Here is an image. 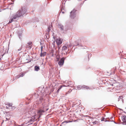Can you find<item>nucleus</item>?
<instances>
[{"label": "nucleus", "instance_id": "obj_1", "mask_svg": "<svg viewBox=\"0 0 126 126\" xmlns=\"http://www.w3.org/2000/svg\"><path fill=\"white\" fill-rule=\"evenodd\" d=\"M22 15V14L20 11L18 12L15 15H14L13 17L9 21L8 24L11 23L13 21H15L14 20L16 19V18L20 17Z\"/></svg>", "mask_w": 126, "mask_h": 126}, {"label": "nucleus", "instance_id": "obj_2", "mask_svg": "<svg viewBox=\"0 0 126 126\" xmlns=\"http://www.w3.org/2000/svg\"><path fill=\"white\" fill-rule=\"evenodd\" d=\"M76 10L73 9L71 12L70 16L72 19H73L76 17Z\"/></svg>", "mask_w": 126, "mask_h": 126}, {"label": "nucleus", "instance_id": "obj_3", "mask_svg": "<svg viewBox=\"0 0 126 126\" xmlns=\"http://www.w3.org/2000/svg\"><path fill=\"white\" fill-rule=\"evenodd\" d=\"M6 105L7 108L12 110L14 109L15 108V106H12V104L11 103H8Z\"/></svg>", "mask_w": 126, "mask_h": 126}, {"label": "nucleus", "instance_id": "obj_4", "mask_svg": "<svg viewBox=\"0 0 126 126\" xmlns=\"http://www.w3.org/2000/svg\"><path fill=\"white\" fill-rule=\"evenodd\" d=\"M63 40L60 38H58L56 40V42L58 46H59L61 44Z\"/></svg>", "mask_w": 126, "mask_h": 126}, {"label": "nucleus", "instance_id": "obj_5", "mask_svg": "<svg viewBox=\"0 0 126 126\" xmlns=\"http://www.w3.org/2000/svg\"><path fill=\"white\" fill-rule=\"evenodd\" d=\"M64 58L63 57L60 60V61L58 62V64L60 65H63L64 61Z\"/></svg>", "mask_w": 126, "mask_h": 126}, {"label": "nucleus", "instance_id": "obj_6", "mask_svg": "<svg viewBox=\"0 0 126 126\" xmlns=\"http://www.w3.org/2000/svg\"><path fill=\"white\" fill-rule=\"evenodd\" d=\"M44 112V111L40 109L39 110H38L37 113L39 115V118H40V117L42 115V113Z\"/></svg>", "mask_w": 126, "mask_h": 126}, {"label": "nucleus", "instance_id": "obj_7", "mask_svg": "<svg viewBox=\"0 0 126 126\" xmlns=\"http://www.w3.org/2000/svg\"><path fill=\"white\" fill-rule=\"evenodd\" d=\"M32 42H30L27 43V44L26 46L27 47L29 48L30 49H31L32 47V45H31Z\"/></svg>", "mask_w": 126, "mask_h": 126}, {"label": "nucleus", "instance_id": "obj_8", "mask_svg": "<svg viewBox=\"0 0 126 126\" xmlns=\"http://www.w3.org/2000/svg\"><path fill=\"white\" fill-rule=\"evenodd\" d=\"M82 89H90V87L89 86L84 85H82Z\"/></svg>", "mask_w": 126, "mask_h": 126}, {"label": "nucleus", "instance_id": "obj_9", "mask_svg": "<svg viewBox=\"0 0 126 126\" xmlns=\"http://www.w3.org/2000/svg\"><path fill=\"white\" fill-rule=\"evenodd\" d=\"M46 52H41V53L40 54V56L41 57H44L46 55Z\"/></svg>", "mask_w": 126, "mask_h": 126}, {"label": "nucleus", "instance_id": "obj_10", "mask_svg": "<svg viewBox=\"0 0 126 126\" xmlns=\"http://www.w3.org/2000/svg\"><path fill=\"white\" fill-rule=\"evenodd\" d=\"M122 119L124 122H126V116H123L122 117Z\"/></svg>", "mask_w": 126, "mask_h": 126}, {"label": "nucleus", "instance_id": "obj_11", "mask_svg": "<svg viewBox=\"0 0 126 126\" xmlns=\"http://www.w3.org/2000/svg\"><path fill=\"white\" fill-rule=\"evenodd\" d=\"M73 82L70 81H69L68 83V84L67 85L68 87H72L73 86V85L72 84Z\"/></svg>", "mask_w": 126, "mask_h": 126}, {"label": "nucleus", "instance_id": "obj_12", "mask_svg": "<svg viewBox=\"0 0 126 126\" xmlns=\"http://www.w3.org/2000/svg\"><path fill=\"white\" fill-rule=\"evenodd\" d=\"M35 70L36 71H38L40 69V67L39 66H36L35 67Z\"/></svg>", "mask_w": 126, "mask_h": 126}, {"label": "nucleus", "instance_id": "obj_13", "mask_svg": "<svg viewBox=\"0 0 126 126\" xmlns=\"http://www.w3.org/2000/svg\"><path fill=\"white\" fill-rule=\"evenodd\" d=\"M12 124L14 125V126H22V125H17L15 122L14 121H13L12 123Z\"/></svg>", "mask_w": 126, "mask_h": 126}, {"label": "nucleus", "instance_id": "obj_14", "mask_svg": "<svg viewBox=\"0 0 126 126\" xmlns=\"http://www.w3.org/2000/svg\"><path fill=\"white\" fill-rule=\"evenodd\" d=\"M77 89L78 90H80L81 89H82V85H78L77 86Z\"/></svg>", "mask_w": 126, "mask_h": 126}, {"label": "nucleus", "instance_id": "obj_15", "mask_svg": "<svg viewBox=\"0 0 126 126\" xmlns=\"http://www.w3.org/2000/svg\"><path fill=\"white\" fill-rule=\"evenodd\" d=\"M58 27L59 28H61L62 30H63V26L61 24L59 25Z\"/></svg>", "mask_w": 126, "mask_h": 126}, {"label": "nucleus", "instance_id": "obj_16", "mask_svg": "<svg viewBox=\"0 0 126 126\" xmlns=\"http://www.w3.org/2000/svg\"><path fill=\"white\" fill-rule=\"evenodd\" d=\"M67 47L66 46H64L62 47V50H65L67 49Z\"/></svg>", "mask_w": 126, "mask_h": 126}, {"label": "nucleus", "instance_id": "obj_17", "mask_svg": "<svg viewBox=\"0 0 126 126\" xmlns=\"http://www.w3.org/2000/svg\"><path fill=\"white\" fill-rule=\"evenodd\" d=\"M20 77H22L24 75V74L23 73L19 74Z\"/></svg>", "mask_w": 126, "mask_h": 126}, {"label": "nucleus", "instance_id": "obj_18", "mask_svg": "<svg viewBox=\"0 0 126 126\" xmlns=\"http://www.w3.org/2000/svg\"><path fill=\"white\" fill-rule=\"evenodd\" d=\"M20 76H19V75H17V76L16 77V79H18L20 77Z\"/></svg>", "mask_w": 126, "mask_h": 126}, {"label": "nucleus", "instance_id": "obj_19", "mask_svg": "<svg viewBox=\"0 0 126 126\" xmlns=\"http://www.w3.org/2000/svg\"><path fill=\"white\" fill-rule=\"evenodd\" d=\"M43 48V47L42 46L41 47V52H42V50Z\"/></svg>", "mask_w": 126, "mask_h": 126}, {"label": "nucleus", "instance_id": "obj_20", "mask_svg": "<svg viewBox=\"0 0 126 126\" xmlns=\"http://www.w3.org/2000/svg\"><path fill=\"white\" fill-rule=\"evenodd\" d=\"M105 118H103L102 119H101V121H105Z\"/></svg>", "mask_w": 126, "mask_h": 126}, {"label": "nucleus", "instance_id": "obj_21", "mask_svg": "<svg viewBox=\"0 0 126 126\" xmlns=\"http://www.w3.org/2000/svg\"><path fill=\"white\" fill-rule=\"evenodd\" d=\"M61 12L63 14H64L65 13V12L63 11V10L62 9L61 11Z\"/></svg>", "mask_w": 126, "mask_h": 126}, {"label": "nucleus", "instance_id": "obj_22", "mask_svg": "<svg viewBox=\"0 0 126 126\" xmlns=\"http://www.w3.org/2000/svg\"><path fill=\"white\" fill-rule=\"evenodd\" d=\"M63 87V86H60V87L59 88V90H60Z\"/></svg>", "mask_w": 126, "mask_h": 126}, {"label": "nucleus", "instance_id": "obj_23", "mask_svg": "<svg viewBox=\"0 0 126 126\" xmlns=\"http://www.w3.org/2000/svg\"><path fill=\"white\" fill-rule=\"evenodd\" d=\"M97 123V122L96 121H94L93 122V124H96Z\"/></svg>", "mask_w": 126, "mask_h": 126}, {"label": "nucleus", "instance_id": "obj_24", "mask_svg": "<svg viewBox=\"0 0 126 126\" xmlns=\"http://www.w3.org/2000/svg\"><path fill=\"white\" fill-rule=\"evenodd\" d=\"M62 86H63V87H68L67 86H66L65 85H62Z\"/></svg>", "mask_w": 126, "mask_h": 126}, {"label": "nucleus", "instance_id": "obj_25", "mask_svg": "<svg viewBox=\"0 0 126 126\" xmlns=\"http://www.w3.org/2000/svg\"><path fill=\"white\" fill-rule=\"evenodd\" d=\"M60 90H59V89H58L57 90V92L58 93Z\"/></svg>", "mask_w": 126, "mask_h": 126}, {"label": "nucleus", "instance_id": "obj_26", "mask_svg": "<svg viewBox=\"0 0 126 126\" xmlns=\"http://www.w3.org/2000/svg\"><path fill=\"white\" fill-rule=\"evenodd\" d=\"M6 120H9V118H7V117H6Z\"/></svg>", "mask_w": 126, "mask_h": 126}, {"label": "nucleus", "instance_id": "obj_27", "mask_svg": "<svg viewBox=\"0 0 126 126\" xmlns=\"http://www.w3.org/2000/svg\"><path fill=\"white\" fill-rule=\"evenodd\" d=\"M58 47H59V50L60 48V47H59V46H58Z\"/></svg>", "mask_w": 126, "mask_h": 126}, {"label": "nucleus", "instance_id": "obj_28", "mask_svg": "<svg viewBox=\"0 0 126 126\" xmlns=\"http://www.w3.org/2000/svg\"><path fill=\"white\" fill-rule=\"evenodd\" d=\"M79 45V43H77V45Z\"/></svg>", "mask_w": 126, "mask_h": 126}, {"label": "nucleus", "instance_id": "obj_29", "mask_svg": "<svg viewBox=\"0 0 126 126\" xmlns=\"http://www.w3.org/2000/svg\"><path fill=\"white\" fill-rule=\"evenodd\" d=\"M1 59L0 58V61H1Z\"/></svg>", "mask_w": 126, "mask_h": 126}, {"label": "nucleus", "instance_id": "obj_30", "mask_svg": "<svg viewBox=\"0 0 126 126\" xmlns=\"http://www.w3.org/2000/svg\"><path fill=\"white\" fill-rule=\"evenodd\" d=\"M105 122H106V120H105Z\"/></svg>", "mask_w": 126, "mask_h": 126}]
</instances>
